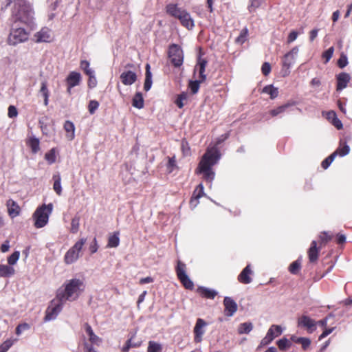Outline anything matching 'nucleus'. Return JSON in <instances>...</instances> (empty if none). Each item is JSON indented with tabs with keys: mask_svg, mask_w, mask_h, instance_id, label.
Instances as JSON below:
<instances>
[{
	"mask_svg": "<svg viewBox=\"0 0 352 352\" xmlns=\"http://www.w3.org/2000/svg\"><path fill=\"white\" fill-rule=\"evenodd\" d=\"M84 281L78 278L67 280L63 287L57 291L56 298L60 302L74 301L85 290Z\"/></svg>",
	"mask_w": 352,
	"mask_h": 352,
	"instance_id": "obj_1",
	"label": "nucleus"
},
{
	"mask_svg": "<svg viewBox=\"0 0 352 352\" xmlns=\"http://www.w3.org/2000/svg\"><path fill=\"white\" fill-rule=\"evenodd\" d=\"M220 158L218 151L214 149H208L203 155L197 170V173L203 174L204 179L212 182L214 178V172L212 167L217 164Z\"/></svg>",
	"mask_w": 352,
	"mask_h": 352,
	"instance_id": "obj_2",
	"label": "nucleus"
},
{
	"mask_svg": "<svg viewBox=\"0 0 352 352\" xmlns=\"http://www.w3.org/2000/svg\"><path fill=\"white\" fill-rule=\"evenodd\" d=\"M166 9V12L169 15L177 19L184 27L188 30H191L194 28V20L190 13L186 10L178 7L177 4L174 3L167 5Z\"/></svg>",
	"mask_w": 352,
	"mask_h": 352,
	"instance_id": "obj_3",
	"label": "nucleus"
},
{
	"mask_svg": "<svg viewBox=\"0 0 352 352\" xmlns=\"http://www.w3.org/2000/svg\"><path fill=\"white\" fill-rule=\"evenodd\" d=\"M12 14L15 16L16 20L28 23L32 21L34 12L31 6L27 3L25 0H22L15 3Z\"/></svg>",
	"mask_w": 352,
	"mask_h": 352,
	"instance_id": "obj_4",
	"label": "nucleus"
},
{
	"mask_svg": "<svg viewBox=\"0 0 352 352\" xmlns=\"http://www.w3.org/2000/svg\"><path fill=\"white\" fill-rule=\"evenodd\" d=\"M53 209L52 204L47 205L43 204L38 207L33 214L34 219V226L37 228L44 227L48 222L49 216L52 213Z\"/></svg>",
	"mask_w": 352,
	"mask_h": 352,
	"instance_id": "obj_5",
	"label": "nucleus"
},
{
	"mask_svg": "<svg viewBox=\"0 0 352 352\" xmlns=\"http://www.w3.org/2000/svg\"><path fill=\"white\" fill-rule=\"evenodd\" d=\"M86 241V238H81L69 249L64 256V261L66 264L69 265L74 263L79 258L80 251Z\"/></svg>",
	"mask_w": 352,
	"mask_h": 352,
	"instance_id": "obj_6",
	"label": "nucleus"
},
{
	"mask_svg": "<svg viewBox=\"0 0 352 352\" xmlns=\"http://www.w3.org/2000/svg\"><path fill=\"white\" fill-rule=\"evenodd\" d=\"M349 146L347 145L345 142L340 141V146H338V148L331 155H330L328 157H327L324 160L322 161L321 164L322 167L324 169H327L330 166V164L332 163V162L337 155L343 157L349 154Z\"/></svg>",
	"mask_w": 352,
	"mask_h": 352,
	"instance_id": "obj_7",
	"label": "nucleus"
},
{
	"mask_svg": "<svg viewBox=\"0 0 352 352\" xmlns=\"http://www.w3.org/2000/svg\"><path fill=\"white\" fill-rule=\"evenodd\" d=\"M298 47L296 46L283 56L282 60V73L284 76L289 75L290 72L289 69L294 63L298 56Z\"/></svg>",
	"mask_w": 352,
	"mask_h": 352,
	"instance_id": "obj_8",
	"label": "nucleus"
},
{
	"mask_svg": "<svg viewBox=\"0 0 352 352\" xmlns=\"http://www.w3.org/2000/svg\"><path fill=\"white\" fill-rule=\"evenodd\" d=\"M176 273L179 280L186 289H192L194 288L192 281L190 279L186 272V265L180 261H178L177 262Z\"/></svg>",
	"mask_w": 352,
	"mask_h": 352,
	"instance_id": "obj_9",
	"label": "nucleus"
},
{
	"mask_svg": "<svg viewBox=\"0 0 352 352\" xmlns=\"http://www.w3.org/2000/svg\"><path fill=\"white\" fill-rule=\"evenodd\" d=\"M168 57L171 63L175 67H179L183 63L184 56L182 50L176 44H172L169 47Z\"/></svg>",
	"mask_w": 352,
	"mask_h": 352,
	"instance_id": "obj_10",
	"label": "nucleus"
},
{
	"mask_svg": "<svg viewBox=\"0 0 352 352\" xmlns=\"http://www.w3.org/2000/svg\"><path fill=\"white\" fill-rule=\"evenodd\" d=\"M28 38V34L23 28L12 29L8 37V43L11 45H16L27 41Z\"/></svg>",
	"mask_w": 352,
	"mask_h": 352,
	"instance_id": "obj_11",
	"label": "nucleus"
},
{
	"mask_svg": "<svg viewBox=\"0 0 352 352\" xmlns=\"http://www.w3.org/2000/svg\"><path fill=\"white\" fill-rule=\"evenodd\" d=\"M283 332L280 326L272 324L268 329L266 336L261 340L258 349L269 344L275 338L280 336Z\"/></svg>",
	"mask_w": 352,
	"mask_h": 352,
	"instance_id": "obj_12",
	"label": "nucleus"
},
{
	"mask_svg": "<svg viewBox=\"0 0 352 352\" xmlns=\"http://www.w3.org/2000/svg\"><path fill=\"white\" fill-rule=\"evenodd\" d=\"M206 64L207 62L205 60H201L199 62L200 79L199 80L190 81L189 83V87L193 94L197 93L199 89V84L206 78V76L204 74Z\"/></svg>",
	"mask_w": 352,
	"mask_h": 352,
	"instance_id": "obj_13",
	"label": "nucleus"
},
{
	"mask_svg": "<svg viewBox=\"0 0 352 352\" xmlns=\"http://www.w3.org/2000/svg\"><path fill=\"white\" fill-rule=\"evenodd\" d=\"M64 302H60L56 305L54 304L52 301L51 305L47 307L45 311V316L44 318L45 322H48L54 320L63 309V304Z\"/></svg>",
	"mask_w": 352,
	"mask_h": 352,
	"instance_id": "obj_14",
	"label": "nucleus"
},
{
	"mask_svg": "<svg viewBox=\"0 0 352 352\" xmlns=\"http://www.w3.org/2000/svg\"><path fill=\"white\" fill-rule=\"evenodd\" d=\"M316 322L307 316L303 315L298 320V325L307 329L309 333H313L316 328Z\"/></svg>",
	"mask_w": 352,
	"mask_h": 352,
	"instance_id": "obj_15",
	"label": "nucleus"
},
{
	"mask_svg": "<svg viewBox=\"0 0 352 352\" xmlns=\"http://www.w3.org/2000/svg\"><path fill=\"white\" fill-rule=\"evenodd\" d=\"M223 305L225 307V315L227 316H232L237 311V304L230 297L226 296L224 298Z\"/></svg>",
	"mask_w": 352,
	"mask_h": 352,
	"instance_id": "obj_16",
	"label": "nucleus"
},
{
	"mask_svg": "<svg viewBox=\"0 0 352 352\" xmlns=\"http://www.w3.org/2000/svg\"><path fill=\"white\" fill-rule=\"evenodd\" d=\"M206 326V322L201 318L197 319L195 327L194 328L195 341V342H200L202 339V336L204 333V328Z\"/></svg>",
	"mask_w": 352,
	"mask_h": 352,
	"instance_id": "obj_17",
	"label": "nucleus"
},
{
	"mask_svg": "<svg viewBox=\"0 0 352 352\" xmlns=\"http://www.w3.org/2000/svg\"><path fill=\"white\" fill-rule=\"evenodd\" d=\"M253 274V272L250 268V265H248L238 276L239 282L243 284H249L252 282V278L251 275Z\"/></svg>",
	"mask_w": 352,
	"mask_h": 352,
	"instance_id": "obj_18",
	"label": "nucleus"
},
{
	"mask_svg": "<svg viewBox=\"0 0 352 352\" xmlns=\"http://www.w3.org/2000/svg\"><path fill=\"white\" fill-rule=\"evenodd\" d=\"M34 38L37 43L50 42L52 39L51 31L47 28H43L35 34Z\"/></svg>",
	"mask_w": 352,
	"mask_h": 352,
	"instance_id": "obj_19",
	"label": "nucleus"
},
{
	"mask_svg": "<svg viewBox=\"0 0 352 352\" xmlns=\"http://www.w3.org/2000/svg\"><path fill=\"white\" fill-rule=\"evenodd\" d=\"M120 80L124 85H131L137 80V75L132 71H126L121 74Z\"/></svg>",
	"mask_w": 352,
	"mask_h": 352,
	"instance_id": "obj_20",
	"label": "nucleus"
},
{
	"mask_svg": "<svg viewBox=\"0 0 352 352\" xmlns=\"http://www.w3.org/2000/svg\"><path fill=\"white\" fill-rule=\"evenodd\" d=\"M81 78L80 74L76 72H72L67 78V82L68 85L67 92H71V89L80 82Z\"/></svg>",
	"mask_w": 352,
	"mask_h": 352,
	"instance_id": "obj_21",
	"label": "nucleus"
},
{
	"mask_svg": "<svg viewBox=\"0 0 352 352\" xmlns=\"http://www.w3.org/2000/svg\"><path fill=\"white\" fill-rule=\"evenodd\" d=\"M85 329L89 336L90 342L92 344L99 346L102 342V339L94 333L91 327L88 323L85 324Z\"/></svg>",
	"mask_w": 352,
	"mask_h": 352,
	"instance_id": "obj_22",
	"label": "nucleus"
},
{
	"mask_svg": "<svg viewBox=\"0 0 352 352\" xmlns=\"http://www.w3.org/2000/svg\"><path fill=\"white\" fill-rule=\"evenodd\" d=\"M350 75L346 73H341L337 76V90H342L349 82Z\"/></svg>",
	"mask_w": 352,
	"mask_h": 352,
	"instance_id": "obj_23",
	"label": "nucleus"
},
{
	"mask_svg": "<svg viewBox=\"0 0 352 352\" xmlns=\"http://www.w3.org/2000/svg\"><path fill=\"white\" fill-rule=\"evenodd\" d=\"M204 195V186L202 184H200L197 186V188L193 192L192 197L190 199V205L192 207H196L199 204L198 199Z\"/></svg>",
	"mask_w": 352,
	"mask_h": 352,
	"instance_id": "obj_24",
	"label": "nucleus"
},
{
	"mask_svg": "<svg viewBox=\"0 0 352 352\" xmlns=\"http://www.w3.org/2000/svg\"><path fill=\"white\" fill-rule=\"evenodd\" d=\"M7 208L9 214L12 217H15L19 214L20 208L15 201L12 199H9L7 201Z\"/></svg>",
	"mask_w": 352,
	"mask_h": 352,
	"instance_id": "obj_25",
	"label": "nucleus"
},
{
	"mask_svg": "<svg viewBox=\"0 0 352 352\" xmlns=\"http://www.w3.org/2000/svg\"><path fill=\"white\" fill-rule=\"evenodd\" d=\"M319 249L317 248L316 241H313L311 243V247L308 250V256L310 262H315L318 259Z\"/></svg>",
	"mask_w": 352,
	"mask_h": 352,
	"instance_id": "obj_26",
	"label": "nucleus"
},
{
	"mask_svg": "<svg viewBox=\"0 0 352 352\" xmlns=\"http://www.w3.org/2000/svg\"><path fill=\"white\" fill-rule=\"evenodd\" d=\"M152 74L150 71V65L146 64V76H145V81L144 84V89L146 91H148L150 90L151 86H152Z\"/></svg>",
	"mask_w": 352,
	"mask_h": 352,
	"instance_id": "obj_27",
	"label": "nucleus"
},
{
	"mask_svg": "<svg viewBox=\"0 0 352 352\" xmlns=\"http://www.w3.org/2000/svg\"><path fill=\"white\" fill-rule=\"evenodd\" d=\"M15 272L14 269L7 265H0V277H9Z\"/></svg>",
	"mask_w": 352,
	"mask_h": 352,
	"instance_id": "obj_28",
	"label": "nucleus"
},
{
	"mask_svg": "<svg viewBox=\"0 0 352 352\" xmlns=\"http://www.w3.org/2000/svg\"><path fill=\"white\" fill-rule=\"evenodd\" d=\"M64 129L67 133V137L69 140H72L74 138L75 126L73 122L71 121H66L64 124Z\"/></svg>",
	"mask_w": 352,
	"mask_h": 352,
	"instance_id": "obj_29",
	"label": "nucleus"
},
{
	"mask_svg": "<svg viewBox=\"0 0 352 352\" xmlns=\"http://www.w3.org/2000/svg\"><path fill=\"white\" fill-rule=\"evenodd\" d=\"M200 294L205 298L213 299L217 295V292L207 287H201L199 288Z\"/></svg>",
	"mask_w": 352,
	"mask_h": 352,
	"instance_id": "obj_30",
	"label": "nucleus"
},
{
	"mask_svg": "<svg viewBox=\"0 0 352 352\" xmlns=\"http://www.w3.org/2000/svg\"><path fill=\"white\" fill-rule=\"evenodd\" d=\"M132 105L139 109L144 107V99L140 92H138L135 94L132 100Z\"/></svg>",
	"mask_w": 352,
	"mask_h": 352,
	"instance_id": "obj_31",
	"label": "nucleus"
},
{
	"mask_svg": "<svg viewBox=\"0 0 352 352\" xmlns=\"http://www.w3.org/2000/svg\"><path fill=\"white\" fill-rule=\"evenodd\" d=\"M253 329V324L250 322L241 323L238 327L239 334H248Z\"/></svg>",
	"mask_w": 352,
	"mask_h": 352,
	"instance_id": "obj_32",
	"label": "nucleus"
},
{
	"mask_svg": "<svg viewBox=\"0 0 352 352\" xmlns=\"http://www.w3.org/2000/svg\"><path fill=\"white\" fill-rule=\"evenodd\" d=\"M263 92L269 94L272 99L276 98L278 94V88L274 87L273 85L265 86L263 89Z\"/></svg>",
	"mask_w": 352,
	"mask_h": 352,
	"instance_id": "obj_33",
	"label": "nucleus"
},
{
	"mask_svg": "<svg viewBox=\"0 0 352 352\" xmlns=\"http://www.w3.org/2000/svg\"><path fill=\"white\" fill-rule=\"evenodd\" d=\"M119 233L115 232L113 235L109 236L107 246L109 248H116L119 245Z\"/></svg>",
	"mask_w": 352,
	"mask_h": 352,
	"instance_id": "obj_34",
	"label": "nucleus"
},
{
	"mask_svg": "<svg viewBox=\"0 0 352 352\" xmlns=\"http://www.w3.org/2000/svg\"><path fill=\"white\" fill-rule=\"evenodd\" d=\"M292 105L291 103H286L283 105H281L276 109H272L270 111V114L272 116H276L283 112H285L288 107H289Z\"/></svg>",
	"mask_w": 352,
	"mask_h": 352,
	"instance_id": "obj_35",
	"label": "nucleus"
},
{
	"mask_svg": "<svg viewBox=\"0 0 352 352\" xmlns=\"http://www.w3.org/2000/svg\"><path fill=\"white\" fill-rule=\"evenodd\" d=\"M53 179L54 182L53 188H54V191L58 195H60L61 192H62V187H61V184H60V180H61L60 176L59 175H54Z\"/></svg>",
	"mask_w": 352,
	"mask_h": 352,
	"instance_id": "obj_36",
	"label": "nucleus"
},
{
	"mask_svg": "<svg viewBox=\"0 0 352 352\" xmlns=\"http://www.w3.org/2000/svg\"><path fill=\"white\" fill-rule=\"evenodd\" d=\"M40 93L43 95L44 98V104L47 106L48 104L49 91L47 89L46 81H43L41 82Z\"/></svg>",
	"mask_w": 352,
	"mask_h": 352,
	"instance_id": "obj_37",
	"label": "nucleus"
},
{
	"mask_svg": "<svg viewBox=\"0 0 352 352\" xmlns=\"http://www.w3.org/2000/svg\"><path fill=\"white\" fill-rule=\"evenodd\" d=\"M177 165L176 164L175 157H168V163L166 164V170L169 173L173 172L175 169H177Z\"/></svg>",
	"mask_w": 352,
	"mask_h": 352,
	"instance_id": "obj_38",
	"label": "nucleus"
},
{
	"mask_svg": "<svg viewBox=\"0 0 352 352\" xmlns=\"http://www.w3.org/2000/svg\"><path fill=\"white\" fill-rule=\"evenodd\" d=\"M162 350V344L154 341H149L147 352H161Z\"/></svg>",
	"mask_w": 352,
	"mask_h": 352,
	"instance_id": "obj_39",
	"label": "nucleus"
},
{
	"mask_svg": "<svg viewBox=\"0 0 352 352\" xmlns=\"http://www.w3.org/2000/svg\"><path fill=\"white\" fill-rule=\"evenodd\" d=\"M28 144L32 149V151L34 153H37L39 149V140L38 138H32L30 139Z\"/></svg>",
	"mask_w": 352,
	"mask_h": 352,
	"instance_id": "obj_40",
	"label": "nucleus"
},
{
	"mask_svg": "<svg viewBox=\"0 0 352 352\" xmlns=\"http://www.w3.org/2000/svg\"><path fill=\"white\" fill-rule=\"evenodd\" d=\"M79 226H80V217L78 216H76L72 219L71 229H70L71 232L76 233L79 230Z\"/></svg>",
	"mask_w": 352,
	"mask_h": 352,
	"instance_id": "obj_41",
	"label": "nucleus"
},
{
	"mask_svg": "<svg viewBox=\"0 0 352 352\" xmlns=\"http://www.w3.org/2000/svg\"><path fill=\"white\" fill-rule=\"evenodd\" d=\"M276 344H277L278 348L283 351L286 350L291 346V343H290L289 340L288 339H287L286 338L280 339L279 340L277 341Z\"/></svg>",
	"mask_w": 352,
	"mask_h": 352,
	"instance_id": "obj_42",
	"label": "nucleus"
},
{
	"mask_svg": "<svg viewBox=\"0 0 352 352\" xmlns=\"http://www.w3.org/2000/svg\"><path fill=\"white\" fill-rule=\"evenodd\" d=\"M296 343L300 344L304 350L307 349L311 344V340L308 338L300 337L296 339Z\"/></svg>",
	"mask_w": 352,
	"mask_h": 352,
	"instance_id": "obj_43",
	"label": "nucleus"
},
{
	"mask_svg": "<svg viewBox=\"0 0 352 352\" xmlns=\"http://www.w3.org/2000/svg\"><path fill=\"white\" fill-rule=\"evenodd\" d=\"M265 0H250L248 10L250 12L255 11Z\"/></svg>",
	"mask_w": 352,
	"mask_h": 352,
	"instance_id": "obj_44",
	"label": "nucleus"
},
{
	"mask_svg": "<svg viewBox=\"0 0 352 352\" xmlns=\"http://www.w3.org/2000/svg\"><path fill=\"white\" fill-rule=\"evenodd\" d=\"M14 341H16V340H6L3 344L0 345V352H7L9 350V349L13 345Z\"/></svg>",
	"mask_w": 352,
	"mask_h": 352,
	"instance_id": "obj_45",
	"label": "nucleus"
},
{
	"mask_svg": "<svg viewBox=\"0 0 352 352\" xmlns=\"http://www.w3.org/2000/svg\"><path fill=\"white\" fill-rule=\"evenodd\" d=\"M20 252L19 251H15L13 252L8 258V263L10 265H13L16 263L17 261L19 258Z\"/></svg>",
	"mask_w": 352,
	"mask_h": 352,
	"instance_id": "obj_46",
	"label": "nucleus"
},
{
	"mask_svg": "<svg viewBox=\"0 0 352 352\" xmlns=\"http://www.w3.org/2000/svg\"><path fill=\"white\" fill-rule=\"evenodd\" d=\"M300 269V263L299 261H296L293 262L289 267V272L293 274H296L298 273Z\"/></svg>",
	"mask_w": 352,
	"mask_h": 352,
	"instance_id": "obj_47",
	"label": "nucleus"
},
{
	"mask_svg": "<svg viewBox=\"0 0 352 352\" xmlns=\"http://www.w3.org/2000/svg\"><path fill=\"white\" fill-rule=\"evenodd\" d=\"M80 67L87 75H91L92 73H94V70L89 68V63L87 60H82L80 62Z\"/></svg>",
	"mask_w": 352,
	"mask_h": 352,
	"instance_id": "obj_48",
	"label": "nucleus"
},
{
	"mask_svg": "<svg viewBox=\"0 0 352 352\" xmlns=\"http://www.w3.org/2000/svg\"><path fill=\"white\" fill-rule=\"evenodd\" d=\"M334 52V47H331L322 53V58L325 59V63L329 62Z\"/></svg>",
	"mask_w": 352,
	"mask_h": 352,
	"instance_id": "obj_49",
	"label": "nucleus"
},
{
	"mask_svg": "<svg viewBox=\"0 0 352 352\" xmlns=\"http://www.w3.org/2000/svg\"><path fill=\"white\" fill-rule=\"evenodd\" d=\"M187 99V94L186 93H182L180 95L178 96L175 103L177 106L182 109L184 107L183 100H185Z\"/></svg>",
	"mask_w": 352,
	"mask_h": 352,
	"instance_id": "obj_50",
	"label": "nucleus"
},
{
	"mask_svg": "<svg viewBox=\"0 0 352 352\" xmlns=\"http://www.w3.org/2000/svg\"><path fill=\"white\" fill-rule=\"evenodd\" d=\"M140 346V344H131V338H130L126 342L124 346H123L121 352H129L131 347H138Z\"/></svg>",
	"mask_w": 352,
	"mask_h": 352,
	"instance_id": "obj_51",
	"label": "nucleus"
},
{
	"mask_svg": "<svg viewBox=\"0 0 352 352\" xmlns=\"http://www.w3.org/2000/svg\"><path fill=\"white\" fill-rule=\"evenodd\" d=\"M30 328V326L28 323H22L16 327L15 333L16 335L19 336L21 334L22 331L28 330Z\"/></svg>",
	"mask_w": 352,
	"mask_h": 352,
	"instance_id": "obj_52",
	"label": "nucleus"
},
{
	"mask_svg": "<svg viewBox=\"0 0 352 352\" xmlns=\"http://www.w3.org/2000/svg\"><path fill=\"white\" fill-rule=\"evenodd\" d=\"M45 160L50 163L52 164L56 161V156L54 149L50 150L45 154Z\"/></svg>",
	"mask_w": 352,
	"mask_h": 352,
	"instance_id": "obj_53",
	"label": "nucleus"
},
{
	"mask_svg": "<svg viewBox=\"0 0 352 352\" xmlns=\"http://www.w3.org/2000/svg\"><path fill=\"white\" fill-rule=\"evenodd\" d=\"M248 35V30L247 29H243L239 36L236 38V42L238 43H243L245 40Z\"/></svg>",
	"mask_w": 352,
	"mask_h": 352,
	"instance_id": "obj_54",
	"label": "nucleus"
},
{
	"mask_svg": "<svg viewBox=\"0 0 352 352\" xmlns=\"http://www.w3.org/2000/svg\"><path fill=\"white\" fill-rule=\"evenodd\" d=\"M99 103L96 100H91L89 104V111L91 114H94L96 110L98 108Z\"/></svg>",
	"mask_w": 352,
	"mask_h": 352,
	"instance_id": "obj_55",
	"label": "nucleus"
},
{
	"mask_svg": "<svg viewBox=\"0 0 352 352\" xmlns=\"http://www.w3.org/2000/svg\"><path fill=\"white\" fill-rule=\"evenodd\" d=\"M348 64L347 57L344 54L340 55V58L338 60V65L340 68H344Z\"/></svg>",
	"mask_w": 352,
	"mask_h": 352,
	"instance_id": "obj_56",
	"label": "nucleus"
},
{
	"mask_svg": "<svg viewBox=\"0 0 352 352\" xmlns=\"http://www.w3.org/2000/svg\"><path fill=\"white\" fill-rule=\"evenodd\" d=\"M320 239L322 243H326L332 239V236L327 232L320 234Z\"/></svg>",
	"mask_w": 352,
	"mask_h": 352,
	"instance_id": "obj_57",
	"label": "nucleus"
},
{
	"mask_svg": "<svg viewBox=\"0 0 352 352\" xmlns=\"http://www.w3.org/2000/svg\"><path fill=\"white\" fill-rule=\"evenodd\" d=\"M8 116L10 118H15L18 115V111H17V109L16 108L13 106V105H10L9 107H8Z\"/></svg>",
	"mask_w": 352,
	"mask_h": 352,
	"instance_id": "obj_58",
	"label": "nucleus"
},
{
	"mask_svg": "<svg viewBox=\"0 0 352 352\" xmlns=\"http://www.w3.org/2000/svg\"><path fill=\"white\" fill-rule=\"evenodd\" d=\"M89 77V81H88V85L90 88H94L96 86L97 80L94 76V73H92L91 75H88Z\"/></svg>",
	"mask_w": 352,
	"mask_h": 352,
	"instance_id": "obj_59",
	"label": "nucleus"
},
{
	"mask_svg": "<svg viewBox=\"0 0 352 352\" xmlns=\"http://www.w3.org/2000/svg\"><path fill=\"white\" fill-rule=\"evenodd\" d=\"M182 150L184 155H190V147L187 142L182 141Z\"/></svg>",
	"mask_w": 352,
	"mask_h": 352,
	"instance_id": "obj_60",
	"label": "nucleus"
},
{
	"mask_svg": "<svg viewBox=\"0 0 352 352\" xmlns=\"http://www.w3.org/2000/svg\"><path fill=\"white\" fill-rule=\"evenodd\" d=\"M298 35V32H296L295 30L292 31L287 37V43H291L294 42L297 38Z\"/></svg>",
	"mask_w": 352,
	"mask_h": 352,
	"instance_id": "obj_61",
	"label": "nucleus"
},
{
	"mask_svg": "<svg viewBox=\"0 0 352 352\" xmlns=\"http://www.w3.org/2000/svg\"><path fill=\"white\" fill-rule=\"evenodd\" d=\"M39 124H40V127L42 130L43 133L45 134V135H48L50 132L47 129V124L45 123L44 118L41 119L39 120Z\"/></svg>",
	"mask_w": 352,
	"mask_h": 352,
	"instance_id": "obj_62",
	"label": "nucleus"
},
{
	"mask_svg": "<svg viewBox=\"0 0 352 352\" xmlns=\"http://www.w3.org/2000/svg\"><path fill=\"white\" fill-rule=\"evenodd\" d=\"M261 70L265 76H267L271 71V66L268 63H264L262 65Z\"/></svg>",
	"mask_w": 352,
	"mask_h": 352,
	"instance_id": "obj_63",
	"label": "nucleus"
},
{
	"mask_svg": "<svg viewBox=\"0 0 352 352\" xmlns=\"http://www.w3.org/2000/svg\"><path fill=\"white\" fill-rule=\"evenodd\" d=\"M85 352H97L95 349L93 347L92 344H89L87 342H85L84 344Z\"/></svg>",
	"mask_w": 352,
	"mask_h": 352,
	"instance_id": "obj_64",
	"label": "nucleus"
}]
</instances>
